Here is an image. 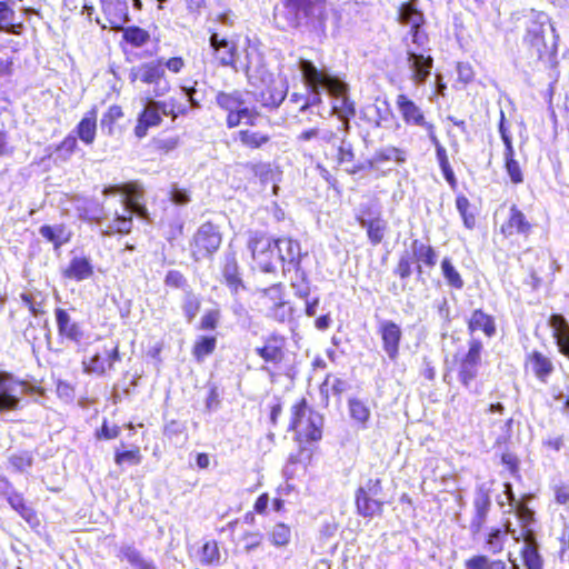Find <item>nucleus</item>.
<instances>
[{"label":"nucleus","mask_w":569,"mask_h":569,"mask_svg":"<svg viewBox=\"0 0 569 569\" xmlns=\"http://www.w3.org/2000/svg\"><path fill=\"white\" fill-rule=\"evenodd\" d=\"M526 373L531 375L541 383H547L556 371L553 359L540 350L528 352L523 360Z\"/></svg>","instance_id":"a211bd4d"},{"label":"nucleus","mask_w":569,"mask_h":569,"mask_svg":"<svg viewBox=\"0 0 569 569\" xmlns=\"http://www.w3.org/2000/svg\"><path fill=\"white\" fill-rule=\"evenodd\" d=\"M217 338L214 336H200L196 339L191 353L196 361L201 362L206 357L214 352Z\"/></svg>","instance_id":"de8ad7c7"},{"label":"nucleus","mask_w":569,"mask_h":569,"mask_svg":"<svg viewBox=\"0 0 569 569\" xmlns=\"http://www.w3.org/2000/svg\"><path fill=\"white\" fill-rule=\"evenodd\" d=\"M425 13L416 6L415 0L406 1L399 4L397 9V21L401 26H408L416 22H423Z\"/></svg>","instance_id":"ea45409f"},{"label":"nucleus","mask_w":569,"mask_h":569,"mask_svg":"<svg viewBox=\"0 0 569 569\" xmlns=\"http://www.w3.org/2000/svg\"><path fill=\"white\" fill-rule=\"evenodd\" d=\"M440 269L441 274L443 279L446 280V283L455 289V290H461L465 286V281L462 279V276L458 271V269L455 267L452 260L450 257H443L440 261Z\"/></svg>","instance_id":"37998d69"},{"label":"nucleus","mask_w":569,"mask_h":569,"mask_svg":"<svg viewBox=\"0 0 569 569\" xmlns=\"http://www.w3.org/2000/svg\"><path fill=\"white\" fill-rule=\"evenodd\" d=\"M220 321V311L218 309H211L203 313L200 320L199 329L212 331L217 329Z\"/></svg>","instance_id":"bf43d9fd"},{"label":"nucleus","mask_w":569,"mask_h":569,"mask_svg":"<svg viewBox=\"0 0 569 569\" xmlns=\"http://www.w3.org/2000/svg\"><path fill=\"white\" fill-rule=\"evenodd\" d=\"M466 323L470 336L476 332H482L485 337L492 338L497 333L495 317L486 312L482 308L472 310Z\"/></svg>","instance_id":"b1692460"},{"label":"nucleus","mask_w":569,"mask_h":569,"mask_svg":"<svg viewBox=\"0 0 569 569\" xmlns=\"http://www.w3.org/2000/svg\"><path fill=\"white\" fill-rule=\"evenodd\" d=\"M222 241L221 227L211 220H207L196 229L188 241L189 257L194 262L212 259L220 250Z\"/></svg>","instance_id":"9d476101"},{"label":"nucleus","mask_w":569,"mask_h":569,"mask_svg":"<svg viewBox=\"0 0 569 569\" xmlns=\"http://www.w3.org/2000/svg\"><path fill=\"white\" fill-rule=\"evenodd\" d=\"M97 107H91L77 123L73 134L86 146H91L97 138Z\"/></svg>","instance_id":"c85d7f7f"},{"label":"nucleus","mask_w":569,"mask_h":569,"mask_svg":"<svg viewBox=\"0 0 569 569\" xmlns=\"http://www.w3.org/2000/svg\"><path fill=\"white\" fill-rule=\"evenodd\" d=\"M209 44L211 48L212 63L218 68H228L234 72L246 71L251 68V61L247 49H240L238 39L233 36L209 31Z\"/></svg>","instance_id":"6e6552de"},{"label":"nucleus","mask_w":569,"mask_h":569,"mask_svg":"<svg viewBox=\"0 0 569 569\" xmlns=\"http://www.w3.org/2000/svg\"><path fill=\"white\" fill-rule=\"evenodd\" d=\"M216 104L226 113L228 129L238 128L243 121L246 127L232 134V141L238 147L249 150H262L271 144L272 134L256 129V119L259 112L246 106L244 94L241 90L218 91L214 97Z\"/></svg>","instance_id":"f03ea898"},{"label":"nucleus","mask_w":569,"mask_h":569,"mask_svg":"<svg viewBox=\"0 0 569 569\" xmlns=\"http://www.w3.org/2000/svg\"><path fill=\"white\" fill-rule=\"evenodd\" d=\"M9 465L18 472H22L30 468L33 462L32 455L29 451H19L12 453L9 459Z\"/></svg>","instance_id":"4d7b16f0"},{"label":"nucleus","mask_w":569,"mask_h":569,"mask_svg":"<svg viewBox=\"0 0 569 569\" xmlns=\"http://www.w3.org/2000/svg\"><path fill=\"white\" fill-rule=\"evenodd\" d=\"M143 198L142 187L136 182V189L132 193H124L123 203L126 208L132 211V206H139L140 200Z\"/></svg>","instance_id":"338daca9"},{"label":"nucleus","mask_w":569,"mask_h":569,"mask_svg":"<svg viewBox=\"0 0 569 569\" xmlns=\"http://www.w3.org/2000/svg\"><path fill=\"white\" fill-rule=\"evenodd\" d=\"M200 305L201 303L198 298L194 296H187L182 305V310L188 322H191L196 318L200 310Z\"/></svg>","instance_id":"e2e57ef3"},{"label":"nucleus","mask_w":569,"mask_h":569,"mask_svg":"<svg viewBox=\"0 0 569 569\" xmlns=\"http://www.w3.org/2000/svg\"><path fill=\"white\" fill-rule=\"evenodd\" d=\"M548 325L551 328V337L553 340L569 335V322L560 313H552L548 319Z\"/></svg>","instance_id":"864d4df0"},{"label":"nucleus","mask_w":569,"mask_h":569,"mask_svg":"<svg viewBox=\"0 0 569 569\" xmlns=\"http://www.w3.org/2000/svg\"><path fill=\"white\" fill-rule=\"evenodd\" d=\"M337 134L333 131H329L322 138V153L323 158L327 161L333 162L337 167L347 162H351L355 159V152L351 143L341 141L339 144H336Z\"/></svg>","instance_id":"aec40b11"},{"label":"nucleus","mask_w":569,"mask_h":569,"mask_svg":"<svg viewBox=\"0 0 569 569\" xmlns=\"http://www.w3.org/2000/svg\"><path fill=\"white\" fill-rule=\"evenodd\" d=\"M348 411L350 418L360 427L367 428L371 418V410L367 402L360 398L348 399Z\"/></svg>","instance_id":"c9c22d12"},{"label":"nucleus","mask_w":569,"mask_h":569,"mask_svg":"<svg viewBox=\"0 0 569 569\" xmlns=\"http://www.w3.org/2000/svg\"><path fill=\"white\" fill-rule=\"evenodd\" d=\"M510 522L502 527H493L485 535L483 547L490 555H499L503 551L508 535L511 532Z\"/></svg>","instance_id":"2f4dec72"},{"label":"nucleus","mask_w":569,"mask_h":569,"mask_svg":"<svg viewBox=\"0 0 569 569\" xmlns=\"http://www.w3.org/2000/svg\"><path fill=\"white\" fill-rule=\"evenodd\" d=\"M382 479L370 478L362 486L355 490V508L358 516L372 519L381 517L386 501L380 498L382 495Z\"/></svg>","instance_id":"9b49d317"},{"label":"nucleus","mask_w":569,"mask_h":569,"mask_svg":"<svg viewBox=\"0 0 569 569\" xmlns=\"http://www.w3.org/2000/svg\"><path fill=\"white\" fill-rule=\"evenodd\" d=\"M26 386L24 381L16 380L7 371H0V413L18 411L21 408L20 398L16 395V386Z\"/></svg>","instance_id":"4be33fe9"},{"label":"nucleus","mask_w":569,"mask_h":569,"mask_svg":"<svg viewBox=\"0 0 569 569\" xmlns=\"http://www.w3.org/2000/svg\"><path fill=\"white\" fill-rule=\"evenodd\" d=\"M136 189V181H129L124 183L119 184H110L104 187L103 194L107 196H114L118 193L124 194V193H132Z\"/></svg>","instance_id":"0e129e2a"},{"label":"nucleus","mask_w":569,"mask_h":569,"mask_svg":"<svg viewBox=\"0 0 569 569\" xmlns=\"http://www.w3.org/2000/svg\"><path fill=\"white\" fill-rule=\"evenodd\" d=\"M407 61L411 70V80L415 84L421 86L430 77L433 68V58L426 51H416L407 48Z\"/></svg>","instance_id":"412c9836"},{"label":"nucleus","mask_w":569,"mask_h":569,"mask_svg":"<svg viewBox=\"0 0 569 569\" xmlns=\"http://www.w3.org/2000/svg\"><path fill=\"white\" fill-rule=\"evenodd\" d=\"M555 502L557 505H567L569 502V485L560 483L552 488Z\"/></svg>","instance_id":"774afa93"},{"label":"nucleus","mask_w":569,"mask_h":569,"mask_svg":"<svg viewBox=\"0 0 569 569\" xmlns=\"http://www.w3.org/2000/svg\"><path fill=\"white\" fill-rule=\"evenodd\" d=\"M520 557L526 569H543V558L533 539L521 548Z\"/></svg>","instance_id":"49530a36"},{"label":"nucleus","mask_w":569,"mask_h":569,"mask_svg":"<svg viewBox=\"0 0 569 569\" xmlns=\"http://www.w3.org/2000/svg\"><path fill=\"white\" fill-rule=\"evenodd\" d=\"M7 501L10 507L32 528L37 529L40 527L41 521L38 512L28 505L22 493L17 491H10L7 496Z\"/></svg>","instance_id":"c756f323"},{"label":"nucleus","mask_w":569,"mask_h":569,"mask_svg":"<svg viewBox=\"0 0 569 569\" xmlns=\"http://www.w3.org/2000/svg\"><path fill=\"white\" fill-rule=\"evenodd\" d=\"M407 39L410 41V44H407L408 48L416 51H427L429 34L426 30V27L419 30H413L412 32H408L405 40Z\"/></svg>","instance_id":"6e6d98bb"},{"label":"nucleus","mask_w":569,"mask_h":569,"mask_svg":"<svg viewBox=\"0 0 569 569\" xmlns=\"http://www.w3.org/2000/svg\"><path fill=\"white\" fill-rule=\"evenodd\" d=\"M498 129H499V133H500L501 140L505 146V150L515 149L513 144H512L511 133H510L508 127L506 126V116H505L503 111H500Z\"/></svg>","instance_id":"69168bd1"},{"label":"nucleus","mask_w":569,"mask_h":569,"mask_svg":"<svg viewBox=\"0 0 569 569\" xmlns=\"http://www.w3.org/2000/svg\"><path fill=\"white\" fill-rule=\"evenodd\" d=\"M129 80L131 83L139 82L152 87L154 98L167 94L171 88L167 79L166 70L163 69L162 59L142 62L132 67L129 71Z\"/></svg>","instance_id":"f8f14e48"},{"label":"nucleus","mask_w":569,"mask_h":569,"mask_svg":"<svg viewBox=\"0 0 569 569\" xmlns=\"http://www.w3.org/2000/svg\"><path fill=\"white\" fill-rule=\"evenodd\" d=\"M377 335L385 355L391 362H397L403 339L401 326L390 319L380 320L377 325Z\"/></svg>","instance_id":"dca6fc26"},{"label":"nucleus","mask_w":569,"mask_h":569,"mask_svg":"<svg viewBox=\"0 0 569 569\" xmlns=\"http://www.w3.org/2000/svg\"><path fill=\"white\" fill-rule=\"evenodd\" d=\"M501 463L508 470V472L515 477L519 478L520 476V461L516 453L511 451H506L501 455Z\"/></svg>","instance_id":"13d9d810"},{"label":"nucleus","mask_w":569,"mask_h":569,"mask_svg":"<svg viewBox=\"0 0 569 569\" xmlns=\"http://www.w3.org/2000/svg\"><path fill=\"white\" fill-rule=\"evenodd\" d=\"M268 538L274 547H286L291 539V529L283 522H278L269 532Z\"/></svg>","instance_id":"8fccbe9b"},{"label":"nucleus","mask_w":569,"mask_h":569,"mask_svg":"<svg viewBox=\"0 0 569 569\" xmlns=\"http://www.w3.org/2000/svg\"><path fill=\"white\" fill-rule=\"evenodd\" d=\"M327 0H279L272 9L273 27L281 32L325 30Z\"/></svg>","instance_id":"20e7f679"},{"label":"nucleus","mask_w":569,"mask_h":569,"mask_svg":"<svg viewBox=\"0 0 569 569\" xmlns=\"http://www.w3.org/2000/svg\"><path fill=\"white\" fill-rule=\"evenodd\" d=\"M466 569H508L502 559H492L485 553H476L465 560Z\"/></svg>","instance_id":"a19ab883"},{"label":"nucleus","mask_w":569,"mask_h":569,"mask_svg":"<svg viewBox=\"0 0 569 569\" xmlns=\"http://www.w3.org/2000/svg\"><path fill=\"white\" fill-rule=\"evenodd\" d=\"M187 112L188 108L179 104L173 98L169 102L150 99L138 112L133 133L136 138L143 139L151 128L159 127L162 123V116L174 120Z\"/></svg>","instance_id":"1a4fd4ad"},{"label":"nucleus","mask_w":569,"mask_h":569,"mask_svg":"<svg viewBox=\"0 0 569 569\" xmlns=\"http://www.w3.org/2000/svg\"><path fill=\"white\" fill-rule=\"evenodd\" d=\"M101 11L111 29L120 30L129 20L128 4L126 0H99Z\"/></svg>","instance_id":"393cba45"},{"label":"nucleus","mask_w":569,"mask_h":569,"mask_svg":"<svg viewBox=\"0 0 569 569\" xmlns=\"http://www.w3.org/2000/svg\"><path fill=\"white\" fill-rule=\"evenodd\" d=\"M357 221L366 229L367 238L371 246H379L385 240L388 233V222L380 214L370 219L358 216Z\"/></svg>","instance_id":"7c9ffc66"},{"label":"nucleus","mask_w":569,"mask_h":569,"mask_svg":"<svg viewBox=\"0 0 569 569\" xmlns=\"http://www.w3.org/2000/svg\"><path fill=\"white\" fill-rule=\"evenodd\" d=\"M503 168L513 184H520L525 181L523 171L516 159L515 149L503 150Z\"/></svg>","instance_id":"a18cd8bd"},{"label":"nucleus","mask_w":569,"mask_h":569,"mask_svg":"<svg viewBox=\"0 0 569 569\" xmlns=\"http://www.w3.org/2000/svg\"><path fill=\"white\" fill-rule=\"evenodd\" d=\"M121 30L122 41L128 43L131 48H141L151 39L149 31L139 26L122 27Z\"/></svg>","instance_id":"79ce46f5"},{"label":"nucleus","mask_w":569,"mask_h":569,"mask_svg":"<svg viewBox=\"0 0 569 569\" xmlns=\"http://www.w3.org/2000/svg\"><path fill=\"white\" fill-rule=\"evenodd\" d=\"M54 316L59 337L77 343L83 339L80 325L71 319L66 309L56 308Z\"/></svg>","instance_id":"cd10ccee"},{"label":"nucleus","mask_w":569,"mask_h":569,"mask_svg":"<svg viewBox=\"0 0 569 569\" xmlns=\"http://www.w3.org/2000/svg\"><path fill=\"white\" fill-rule=\"evenodd\" d=\"M256 353L266 365L279 367L287 359L288 340L287 337L278 332H271L264 337L262 346L256 348Z\"/></svg>","instance_id":"f3484780"},{"label":"nucleus","mask_w":569,"mask_h":569,"mask_svg":"<svg viewBox=\"0 0 569 569\" xmlns=\"http://www.w3.org/2000/svg\"><path fill=\"white\" fill-rule=\"evenodd\" d=\"M288 431L293 432V440L300 450H305L322 439L323 416L311 409L308 400L302 397L290 408Z\"/></svg>","instance_id":"423d86ee"},{"label":"nucleus","mask_w":569,"mask_h":569,"mask_svg":"<svg viewBox=\"0 0 569 569\" xmlns=\"http://www.w3.org/2000/svg\"><path fill=\"white\" fill-rule=\"evenodd\" d=\"M133 226V218L132 214H117L111 224H110V231H107V234L112 233H120V234H128L131 232Z\"/></svg>","instance_id":"5fc2aeb1"},{"label":"nucleus","mask_w":569,"mask_h":569,"mask_svg":"<svg viewBox=\"0 0 569 569\" xmlns=\"http://www.w3.org/2000/svg\"><path fill=\"white\" fill-rule=\"evenodd\" d=\"M455 203L463 227L468 230H473L477 227L479 214L477 207L463 193L456 196Z\"/></svg>","instance_id":"f704fd0d"},{"label":"nucleus","mask_w":569,"mask_h":569,"mask_svg":"<svg viewBox=\"0 0 569 569\" xmlns=\"http://www.w3.org/2000/svg\"><path fill=\"white\" fill-rule=\"evenodd\" d=\"M535 226L517 204H511L508 218L500 226V233L506 239L516 234L527 239L532 233Z\"/></svg>","instance_id":"6ab92c4d"},{"label":"nucleus","mask_w":569,"mask_h":569,"mask_svg":"<svg viewBox=\"0 0 569 569\" xmlns=\"http://www.w3.org/2000/svg\"><path fill=\"white\" fill-rule=\"evenodd\" d=\"M395 103L406 126L420 128L427 133L431 144L435 147L436 159L445 180L452 190H456L458 181L449 162L447 150L438 138L436 124L427 118L421 106L410 98L409 94L399 93L396 97Z\"/></svg>","instance_id":"39448f33"},{"label":"nucleus","mask_w":569,"mask_h":569,"mask_svg":"<svg viewBox=\"0 0 569 569\" xmlns=\"http://www.w3.org/2000/svg\"><path fill=\"white\" fill-rule=\"evenodd\" d=\"M287 91L274 82L268 83L259 93L260 103L270 109L278 108L286 99Z\"/></svg>","instance_id":"4c0bfd02"},{"label":"nucleus","mask_w":569,"mask_h":569,"mask_svg":"<svg viewBox=\"0 0 569 569\" xmlns=\"http://www.w3.org/2000/svg\"><path fill=\"white\" fill-rule=\"evenodd\" d=\"M221 553L216 540L206 541L200 550V562L203 566H217L220 562Z\"/></svg>","instance_id":"09e8293b"},{"label":"nucleus","mask_w":569,"mask_h":569,"mask_svg":"<svg viewBox=\"0 0 569 569\" xmlns=\"http://www.w3.org/2000/svg\"><path fill=\"white\" fill-rule=\"evenodd\" d=\"M66 279L83 281L93 276V267L87 257H73L68 266L62 270Z\"/></svg>","instance_id":"473e14b6"},{"label":"nucleus","mask_w":569,"mask_h":569,"mask_svg":"<svg viewBox=\"0 0 569 569\" xmlns=\"http://www.w3.org/2000/svg\"><path fill=\"white\" fill-rule=\"evenodd\" d=\"M121 561L128 562L133 569H157L151 560H147L133 546H123L118 555Z\"/></svg>","instance_id":"e433bc0d"},{"label":"nucleus","mask_w":569,"mask_h":569,"mask_svg":"<svg viewBox=\"0 0 569 569\" xmlns=\"http://www.w3.org/2000/svg\"><path fill=\"white\" fill-rule=\"evenodd\" d=\"M14 17L16 12L10 4V0H0V30L12 34H19L22 24L14 23Z\"/></svg>","instance_id":"c03bdc74"},{"label":"nucleus","mask_w":569,"mask_h":569,"mask_svg":"<svg viewBox=\"0 0 569 569\" xmlns=\"http://www.w3.org/2000/svg\"><path fill=\"white\" fill-rule=\"evenodd\" d=\"M482 341L478 338H471L468 341L467 352L455 358L457 377L465 388H470L477 380L482 363Z\"/></svg>","instance_id":"ddd939ff"},{"label":"nucleus","mask_w":569,"mask_h":569,"mask_svg":"<svg viewBox=\"0 0 569 569\" xmlns=\"http://www.w3.org/2000/svg\"><path fill=\"white\" fill-rule=\"evenodd\" d=\"M247 247L253 262L261 272L274 273L277 264L280 263L284 274L293 270L298 276V281H291L296 295L300 298L310 296L308 279L301 270L302 259L308 253L302 251L298 239L290 236L271 238L263 232L256 231L249 236Z\"/></svg>","instance_id":"f257e3e1"},{"label":"nucleus","mask_w":569,"mask_h":569,"mask_svg":"<svg viewBox=\"0 0 569 569\" xmlns=\"http://www.w3.org/2000/svg\"><path fill=\"white\" fill-rule=\"evenodd\" d=\"M473 508L475 512L470 520V531L476 536L486 527L488 513L491 508L490 490L485 485L477 487Z\"/></svg>","instance_id":"5701e85b"},{"label":"nucleus","mask_w":569,"mask_h":569,"mask_svg":"<svg viewBox=\"0 0 569 569\" xmlns=\"http://www.w3.org/2000/svg\"><path fill=\"white\" fill-rule=\"evenodd\" d=\"M522 43L527 52L538 60L556 56V48H549L545 39V24L536 19L526 22V30L522 37Z\"/></svg>","instance_id":"2eb2a0df"},{"label":"nucleus","mask_w":569,"mask_h":569,"mask_svg":"<svg viewBox=\"0 0 569 569\" xmlns=\"http://www.w3.org/2000/svg\"><path fill=\"white\" fill-rule=\"evenodd\" d=\"M260 298L263 306L269 310L270 317L283 322L284 316H278V310L287 305L283 286L281 283H273L270 287L262 289Z\"/></svg>","instance_id":"bb28decb"},{"label":"nucleus","mask_w":569,"mask_h":569,"mask_svg":"<svg viewBox=\"0 0 569 569\" xmlns=\"http://www.w3.org/2000/svg\"><path fill=\"white\" fill-rule=\"evenodd\" d=\"M221 276L223 283L228 287L232 296L239 295L247 289L242 279L241 269L234 256L227 257L222 264Z\"/></svg>","instance_id":"a878e982"},{"label":"nucleus","mask_w":569,"mask_h":569,"mask_svg":"<svg viewBox=\"0 0 569 569\" xmlns=\"http://www.w3.org/2000/svg\"><path fill=\"white\" fill-rule=\"evenodd\" d=\"M437 262L438 252L432 244L420 239H412L410 251H405L399 256L393 274L400 280H407L415 273L418 281H423L425 277L435 269Z\"/></svg>","instance_id":"0eeeda50"},{"label":"nucleus","mask_w":569,"mask_h":569,"mask_svg":"<svg viewBox=\"0 0 569 569\" xmlns=\"http://www.w3.org/2000/svg\"><path fill=\"white\" fill-rule=\"evenodd\" d=\"M78 149V140L73 133H68L54 148V151L58 153V157L66 161L71 158V156Z\"/></svg>","instance_id":"603ef678"},{"label":"nucleus","mask_w":569,"mask_h":569,"mask_svg":"<svg viewBox=\"0 0 569 569\" xmlns=\"http://www.w3.org/2000/svg\"><path fill=\"white\" fill-rule=\"evenodd\" d=\"M120 427L117 426V425H112L110 426L108 423V421L104 419L102 425H101V428L96 430V438L98 440H111V439H116L119 437L120 435Z\"/></svg>","instance_id":"680f3d73"},{"label":"nucleus","mask_w":569,"mask_h":569,"mask_svg":"<svg viewBox=\"0 0 569 569\" xmlns=\"http://www.w3.org/2000/svg\"><path fill=\"white\" fill-rule=\"evenodd\" d=\"M164 284L169 288L183 289L188 286V281L181 271L169 270L164 277Z\"/></svg>","instance_id":"052dcab7"},{"label":"nucleus","mask_w":569,"mask_h":569,"mask_svg":"<svg viewBox=\"0 0 569 569\" xmlns=\"http://www.w3.org/2000/svg\"><path fill=\"white\" fill-rule=\"evenodd\" d=\"M142 461V455L138 446L123 451L117 450L114 452V462L117 466L122 467L123 465H140Z\"/></svg>","instance_id":"3c124183"},{"label":"nucleus","mask_w":569,"mask_h":569,"mask_svg":"<svg viewBox=\"0 0 569 569\" xmlns=\"http://www.w3.org/2000/svg\"><path fill=\"white\" fill-rule=\"evenodd\" d=\"M39 232L47 241L53 244L54 249H59L71 239V232L62 223L56 226L43 224L40 227Z\"/></svg>","instance_id":"58836bf2"},{"label":"nucleus","mask_w":569,"mask_h":569,"mask_svg":"<svg viewBox=\"0 0 569 569\" xmlns=\"http://www.w3.org/2000/svg\"><path fill=\"white\" fill-rule=\"evenodd\" d=\"M124 118L123 108L120 104H111L107 108L100 119L102 130L110 137L123 132V127L119 121Z\"/></svg>","instance_id":"72a5a7b5"},{"label":"nucleus","mask_w":569,"mask_h":569,"mask_svg":"<svg viewBox=\"0 0 569 569\" xmlns=\"http://www.w3.org/2000/svg\"><path fill=\"white\" fill-rule=\"evenodd\" d=\"M119 360V345L117 342L102 343L94 349L92 356L82 360V367L86 373L103 376L112 370Z\"/></svg>","instance_id":"4468645a"},{"label":"nucleus","mask_w":569,"mask_h":569,"mask_svg":"<svg viewBox=\"0 0 569 569\" xmlns=\"http://www.w3.org/2000/svg\"><path fill=\"white\" fill-rule=\"evenodd\" d=\"M299 68L306 84L315 94L312 101L306 99V102L300 106V110L305 111L310 106L320 104L322 101L320 89L323 88L337 99L332 106V112L345 123L346 129H349V121L356 117L357 111L355 101L348 97V84L326 70L318 69L310 60L301 59Z\"/></svg>","instance_id":"7ed1b4c3"}]
</instances>
